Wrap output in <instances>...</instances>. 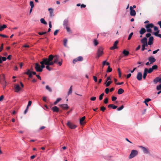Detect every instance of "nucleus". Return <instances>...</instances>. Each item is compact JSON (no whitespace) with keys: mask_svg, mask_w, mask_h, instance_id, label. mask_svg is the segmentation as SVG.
Instances as JSON below:
<instances>
[{"mask_svg":"<svg viewBox=\"0 0 161 161\" xmlns=\"http://www.w3.org/2000/svg\"><path fill=\"white\" fill-rule=\"evenodd\" d=\"M123 53L125 56H127L129 54V52L128 51L124 50L123 52Z\"/></svg>","mask_w":161,"mask_h":161,"instance_id":"obj_29","label":"nucleus"},{"mask_svg":"<svg viewBox=\"0 0 161 161\" xmlns=\"http://www.w3.org/2000/svg\"><path fill=\"white\" fill-rule=\"evenodd\" d=\"M46 89L49 92H51L52 91V89L48 86L47 85L46 86Z\"/></svg>","mask_w":161,"mask_h":161,"instance_id":"obj_36","label":"nucleus"},{"mask_svg":"<svg viewBox=\"0 0 161 161\" xmlns=\"http://www.w3.org/2000/svg\"><path fill=\"white\" fill-rule=\"evenodd\" d=\"M28 108L27 107H26L25 109V111L24 112V114H25L27 113V112L28 111Z\"/></svg>","mask_w":161,"mask_h":161,"instance_id":"obj_64","label":"nucleus"},{"mask_svg":"<svg viewBox=\"0 0 161 161\" xmlns=\"http://www.w3.org/2000/svg\"><path fill=\"white\" fill-rule=\"evenodd\" d=\"M49 61L48 59V58H44L42 59V61L40 62V64H45V65L47 64V63Z\"/></svg>","mask_w":161,"mask_h":161,"instance_id":"obj_12","label":"nucleus"},{"mask_svg":"<svg viewBox=\"0 0 161 161\" xmlns=\"http://www.w3.org/2000/svg\"><path fill=\"white\" fill-rule=\"evenodd\" d=\"M0 36H2V37H4V38L8 37L7 36L5 35H3V34H0Z\"/></svg>","mask_w":161,"mask_h":161,"instance_id":"obj_61","label":"nucleus"},{"mask_svg":"<svg viewBox=\"0 0 161 161\" xmlns=\"http://www.w3.org/2000/svg\"><path fill=\"white\" fill-rule=\"evenodd\" d=\"M104 95V94L103 93H102V94H101L99 97V100H101L103 98V97Z\"/></svg>","mask_w":161,"mask_h":161,"instance_id":"obj_44","label":"nucleus"},{"mask_svg":"<svg viewBox=\"0 0 161 161\" xmlns=\"http://www.w3.org/2000/svg\"><path fill=\"white\" fill-rule=\"evenodd\" d=\"M147 38L146 37H144L143 38H142V39H141V43L142 44H147Z\"/></svg>","mask_w":161,"mask_h":161,"instance_id":"obj_21","label":"nucleus"},{"mask_svg":"<svg viewBox=\"0 0 161 161\" xmlns=\"http://www.w3.org/2000/svg\"><path fill=\"white\" fill-rule=\"evenodd\" d=\"M112 69L111 68H110V66H108L107 72H111L112 71Z\"/></svg>","mask_w":161,"mask_h":161,"instance_id":"obj_45","label":"nucleus"},{"mask_svg":"<svg viewBox=\"0 0 161 161\" xmlns=\"http://www.w3.org/2000/svg\"><path fill=\"white\" fill-rule=\"evenodd\" d=\"M103 53V49L102 47H99L97 50L96 58L98 59Z\"/></svg>","mask_w":161,"mask_h":161,"instance_id":"obj_4","label":"nucleus"},{"mask_svg":"<svg viewBox=\"0 0 161 161\" xmlns=\"http://www.w3.org/2000/svg\"><path fill=\"white\" fill-rule=\"evenodd\" d=\"M94 45L96 46L98 44V42L96 40H95L93 41Z\"/></svg>","mask_w":161,"mask_h":161,"instance_id":"obj_50","label":"nucleus"},{"mask_svg":"<svg viewBox=\"0 0 161 161\" xmlns=\"http://www.w3.org/2000/svg\"><path fill=\"white\" fill-rule=\"evenodd\" d=\"M146 31V29L144 28H142L139 31L140 34L142 35Z\"/></svg>","mask_w":161,"mask_h":161,"instance_id":"obj_25","label":"nucleus"},{"mask_svg":"<svg viewBox=\"0 0 161 161\" xmlns=\"http://www.w3.org/2000/svg\"><path fill=\"white\" fill-rule=\"evenodd\" d=\"M142 73L140 72H138L137 74L136 78L139 80H142Z\"/></svg>","mask_w":161,"mask_h":161,"instance_id":"obj_17","label":"nucleus"},{"mask_svg":"<svg viewBox=\"0 0 161 161\" xmlns=\"http://www.w3.org/2000/svg\"><path fill=\"white\" fill-rule=\"evenodd\" d=\"M68 20L67 19H65L64 20L63 25L64 27H65L66 26H67L68 25Z\"/></svg>","mask_w":161,"mask_h":161,"instance_id":"obj_23","label":"nucleus"},{"mask_svg":"<svg viewBox=\"0 0 161 161\" xmlns=\"http://www.w3.org/2000/svg\"><path fill=\"white\" fill-rule=\"evenodd\" d=\"M58 31H59L58 30H56L54 32V35L56 36L57 35V33Z\"/></svg>","mask_w":161,"mask_h":161,"instance_id":"obj_57","label":"nucleus"},{"mask_svg":"<svg viewBox=\"0 0 161 161\" xmlns=\"http://www.w3.org/2000/svg\"><path fill=\"white\" fill-rule=\"evenodd\" d=\"M156 89L157 90H161V83L159 85L157 86Z\"/></svg>","mask_w":161,"mask_h":161,"instance_id":"obj_46","label":"nucleus"},{"mask_svg":"<svg viewBox=\"0 0 161 161\" xmlns=\"http://www.w3.org/2000/svg\"><path fill=\"white\" fill-rule=\"evenodd\" d=\"M158 81V77H156L153 80V82L155 84H157Z\"/></svg>","mask_w":161,"mask_h":161,"instance_id":"obj_37","label":"nucleus"},{"mask_svg":"<svg viewBox=\"0 0 161 161\" xmlns=\"http://www.w3.org/2000/svg\"><path fill=\"white\" fill-rule=\"evenodd\" d=\"M117 99V97L114 96H112V100L113 101H114Z\"/></svg>","mask_w":161,"mask_h":161,"instance_id":"obj_54","label":"nucleus"},{"mask_svg":"<svg viewBox=\"0 0 161 161\" xmlns=\"http://www.w3.org/2000/svg\"><path fill=\"white\" fill-rule=\"evenodd\" d=\"M45 64L40 65L38 63L35 64V69L37 72H42L43 70V69L45 67Z\"/></svg>","mask_w":161,"mask_h":161,"instance_id":"obj_2","label":"nucleus"},{"mask_svg":"<svg viewBox=\"0 0 161 161\" xmlns=\"http://www.w3.org/2000/svg\"><path fill=\"white\" fill-rule=\"evenodd\" d=\"M83 60V58L82 56H79L77 58H75L73 61V63L74 64L76 63V62L79 61H81Z\"/></svg>","mask_w":161,"mask_h":161,"instance_id":"obj_9","label":"nucleus"},{"mask_svg":"<svg viewBox=\"0 0 161 161\" xmlns=\"http://www.w3.org/2000/svg\"><path fill=\"white\" fill-rule=\"evenodd\" d=\"M133 35V33L132 32H131L129 35L128 37V40H129L131 38L132 35Z\"/></svg>","mask_w":161,"mask_h":161,"instance_id":"obj_42","label":"nucleus"},{"mask_svg":"<svg viewBox=\"0 0 161 161\" xmlns=\"http://www.w3.org/2000/svg\"><path fill=\"white\" fill-rule=\"evenodd\" d=\"M3 49V44H2L0 48V52H1Z\"/></svg>","mask_w":161,"mask_h":161,"instance_id":"obj_58","label":"nucleus"},{"mask_svg":"<svg viewBox=\"0 0 161 161\" xmlns=\"http://www.w3.org/2000/svg\"><path fill=\"white\" fill-rule=\"evenodd\" d=\"M61 100V98H57V99L56 100L54 103V105L56 104Z\"/></svg>","mask_w":161,"mask_h":161,"instance_id":"obj_40","label":"nucleus"},{"mask_svg":"<svg viewBox=\"0 0 161 161\" xmlns=\"http://www.w3.org/2000/svg\"><path fill=\"white\" fill-rule=\"evenodd\" d=\"M7 27V26L5 25H3L2 26L0 27V31H1L4 30V29Z\"/></svg>","mask_w":161,"mask_h":161,"instance_id":"obj_34","label":"nucleus"},{"mask_svg":"<svg viewBox=\"0 0 161 161\" xmlns=\"http://www.w3.org/2000/svg\"><path fill=\"white\" fill-rule=\"evenodd\" d=\"M148 59L150 62V64H152L156 61V59L153 56L149 57Z\"/></svg>","mask_w":161,"mask_h":161,"instance_id":"obj_15","label":"nucleus"},{"mask_svg":"<svg viewBox=\"0 0 161 161\" xmlns=\"http://www.w3.org/2000/svg\"><path fill=\"white\" fill-rule=\"evenodd\" d=\"M108 108L111 107L113 109H115L117 108V106L115 105L114 104H109V105H108Z\"/></svg>","mask_w":161,"mask_h":161,"instance_id":"obj_26","label":"nucleus"},{"mask_svg":"<svg viewBox=\"0 0 161 161\" xmlns=\"http://www.w3.org/2000/svg\"><path fill=\"white\" fill-rule=\"evenodd\" d=\"M96 97H92L90 98V100L92 101H94L96 99Z\"/></svg>","mask_w":161,"mask_h":161,"instance_id":"obj_62","label":"nucleus"},{"mask_svg":"<svg viewBox=\"0 0 161 161\" xmlns=\"http://www.w3.org/2000/svg\"><path fill=\"white\" fill-rule=\"evenodd\" d=\"M1 58L2 59V62L3 61H5L6 59V58L5 57H1Z\"/></svg>","mask_w":161,"mask_h":161,"instance_id":"obj_63","label":"nucleus"},{"mask_svg":"<svg viewBox=\"0 0 161 161\" xmlns=\"http://www.w3.org/2000/svg\"><path fill=\"white\" fill-rule=\"evenodd\" d=\"M40 21L41 23L45 25H46L47 24V22L45 21V19L43 18H42L40 19Z\"/></svg>","mask_w":161,"mask_h":161,"instance_id":"obj_31","label":"nucleus"},{"mask_svg":"<svg viewBox=\"0 0 161 161\" xmlns=\"http://www.w3.org/2000/svg\"><path fill=\"white\" fill-rule=\"evenodd\" d=\"M159 31H157L155 32L154 33V35L156 36H158V33L159 32Z\"/></svg>","mask_w":161,"mask_h":161,"instance_id":"obj_55","label":"nucleus"},{"mask_svg":"<svg viewBox=\"0 0 161 161\" xmlns=\"http://www.w3.org/2000/svg\"><path fill=\"white\" fill-rule=\"evenodd\" d=\"M124 108V106L123 105H122L121 106H120V107L117 108V110L118 111H120V110H122Z\"/></svg>","mask_w":161,"mask_h":161,"instance_id":"obj_43","label":"nucleus"},{"mask_svg":"<svg viewBox=\"0 0 161 161\" xmlns=\"http://www.w3.org/2000/svg\"><path fill=\"white\" fill-rule=\"evenodd\" d=\"M140 147L142 149L144 153L145 154H148L149 153V152L148 148H146L142 146H140Z\"/></svg>","mask_w":161,"mask_h":161,"instance_id":"obj_10","label":"nucleus"},{"mask_svg":"<svg viewBox=\"0 0 161 161\" xmlns=\"http://www.w3.org/2000/svg\"><path fill=\"white\" fill-rule=\"evenodd\" d=\"M138 154V152L137 150H132L131 151V152L129 155V158L131 159L136 156Z\"/></svg>","mask_w":161,"mask_h":161,"instance_id":"obj_7","label":"nucleus"},{"mask_svg":"<svg viewBox=\"0 0 161 161\" xmlns=\"http://www.w3.org/2000/svg\"><path fill=\"white\" fill-rule=\"evenodd\" d=\"M72 92V86H71L69 90V91L68 92V95L71 94Z\"/></svg>","mask_w":161,"mask_h":161,"instance_id":"obj_33","label":"nucleus"},{"mask_svg":"<svg viewBox=\"0 0 161 161\" xmlns=\"http://www.w3.org/2000/svg\"><path fill=\"white\" fill-rule=\"evenodd\" d=\"M158 67L157 65H153L152 67V68L153 70H156L158 69Z\"/></svg>","mask_w":161,"mask_h":161,"instance_id":"obj_41","label":"nucleus"},{"mask_svg":"<svg viewBox=\"0 0 161 161\" xmlns=\"http://www.w3.org/2000/svg\"><path fill=\"white\" fill-rule=\"evenodd\" d=\"M32 69H27V72L24 73L25 74L27 75H28L29 77L30 78H31L33 77V75H36V72L35 71H32Z\"/></svg>","mask_w":161,"mask_h":161,"instance_id":"obj_3","label":"nucleus"},{"mask_svg":"<svg viewBox=\"0 0 161 161\" xmlns=\"http://www.w3.org/2000/svg\"><path fill=\"white\" fill-rule=\"evenodd\" d=\"M104 103L107 104L108 102V99L107 98H105L104 100Z\"/></svg>","mask_w":161,"mask_h":161,"instance_id":"obj_48","label":"nucleus"},{"mask_svg":"<svg viewBox=\"0 0 161 161\" xmlns=\"http://www.w3.org/2000/svg\"><path fill=\"white\" fill-rule=\"evenodd\" d=\"M151 100V99L149 98H146L145 99V100L143 102V103H145L146 105L148 106V104L147 103L149 102V101H150Z\"/></svg>","mask_w":161,"mask_h":161,"instance_id":"obj_30","label":"nucleus"},{"mask_svg":"<svg viewBox=\"0 0 161 161\" xmlns=\"http://www.w3.org/2000/svg\"><path fill=\"white\" fill-rule=\"evenodd\" d=\"M85 119V117L83 116L80 119V123L81 125H82L85 123L84 120Z\"/></svg>","mask_w":161,"mask_h":161,"instance_id":"obj_22","label":"nucleus"},{"mask_svg":"<svg viewBox=\"0 0 161 161\" xmlns=\"http://www.w3.org/2000/svg\"><path fill=\"white\" fill-rule=\"evenodd\" d=\"M109 89L107 88L105 89V92L106 94H108L109 92Z\"/></svg>","mask_w":161,"mask_h":161,"instance_id":"obj_53","label":"nucleus"},{"mask_svg":"<svg viewBox=\"0 0 161 161\" xmlns=\"http://www.w3.org/2000/svg\"><path fill=\"white\" fill-rule=\"evenodd\" d=\"M159 50V49H158L154 51L153 52V54H155Z\"/></svg>","mask_w":161,"mask_h":161,"instance_id":"obj_59","label":"nucleus"},{"mask_svg":"<svg viewBox=\"0 0 161 161\" xmlns=\"http://www.w3.org/2000/svg\"><path fill=\"white\" fill-rule=\"evenodd\" d=\"M30 5L31 6V8H33L34 7V3L32 1L30 2Z\"/></svg>","mask_w":161,"mask_h":161,"instance_id":"obj_47","label":"nucleus"},{"mask_svg":"<svg viewBox=\"0 0 161 161\" xmlns=\"http://www.w3.org/2000/svg\"><path fill=\"white\" fill-rule=\"evenodd\" d=\"M1 79L2 81L0 82L3 86V89H4L6 86V81L5 80V76L4 74H2L1 76Z\"/></svg>","mask_w":161,"mask_h":161,"instance_id":"obj_5","label":"nucleus"},{"mask_svg":"<svg viewBox=\"0 0 161 161\" xmlns=\"http://www.w3.org/2000/svg\"><path fill=\"white\" fill-rule=\"evenodd\" d=\"M49 61L53 63V65L55 63H57L58 60V55L53 56L51 54L48 57Z\"/></svg>","mask_w":161,"mask_h":161,"instance_id":"obj_1","label":"nucleus"},{"mask_svg":"<svg viewBox=\"0 0 161 161\" xmlns=\"http://www.w3.org/2000/svg\"><path fill=\"white\" fill-rule=\"evenodd\" d=\"M153 25L152 23H150L146 25L145 27L146 28V31L148 32L151 33L152 32V30L151 28L153 27Z\"/></svg>","mask_w":161,"mask_h":161,"instance_id":"obj_6","label":"nucleus"},{"mask_svg":"<svg viewBox=\"0 0 161 161\" xmlns=\"http://www.w3.org/2000/svg\"><path fill=\"white\" fill-rule=\"evenodd\" d=\"M118 43V41H116L114 44L113 46L110 47V49L111 50H113L116 49H117L118 48V47H117V46Z\"/></svg>","mask_w":161,"mask_h":161,"instance_id":"obj_14","label":"nucleus"},{"mask_svg":"<svg viewBox=\"0 0 161 161\" xmlns=\"http://www.w3.org/2000/svg\"><path fill=\"white\" fill-rule=\"evenodd\" d=\"M52 110L53 112H58L59 111V109L56 106L53 107L52 108Z\"/></svg>","mask_w":161,"mask_h":161,"instance_id":"obj_24","label":"nucleus"},{"mask_svg":"<svg viewBox=\"0 0 161 161\" xmlns=\"http://www.w3.org/2000/svg\"><path fill=\"white\" fill-rule=\"evenodd\" d=\"M67 39L65 38L64 39L63 41V44L64 46L66 47L67 45Z\"/></svg>","mask_w":161,"mask_h":161,"instance_id":"obj_38","label":"nucleus"},{"mask_svg":"<svg viewBox=\"0 0 161 161\" xmlns=\"http://www.w3.org/2000/svg\"><path fill=\"white\" fill-rule=\"evenodd\" d=\"M130 15L132 16H135L136 15V12L133 8L132 6H130Z\"/></svg>","mask_w":161,"mask_h":161,"instance_id":"obj_11","label":"nucleus"},{"mask_svg":"<svg viewBox=\"0 0 161 161\" xmlns=\"http://www.w3.org/2000/svg\"><path fill=\"white\" fill-rule=\"evenodd\" d=\"M46 33H47L46 32H39L38 33V34L40 35H42L46 34Z\"/></svg>","mask_w":161,"mask_h":161,"instance_id":"obj_52","label":"nucleus"},{"mask_svg":"<svg viewBox=\"0 0 161 161\" xmlns=\"http://www.w3.org/2000/svg\"><path fill=\"white\" fill-rule=\"evenodd\" d=\"M144 69H146V71L147 73H150L153 71L152 68H150L149 69L147 68H145Z\"/></svg>","mask_w":161,"mask_h":161,"instance_id":"obj_28","label":"nucleus"},{"mask_svg":"<svg viewBox=\"0 0 161 161\" xmlns=\"http://www.w3.org/2000/svg\"><path fill=\"white\" fill-rule=\"evenodd\" d=\"M105 107L104 106H102L100 108L101 110L103 112H104L105 110Z\"/></svg>","mask_w":161,"mask_h":161,"instance_id":"obj_51","label":"nucleus"},{"mask_svg":"<svg viewBox=\"0 0 161 161\" xmlns=\"http://www.w3.org/2000/svg\"><path fill=\"white\" fill-rule=\"evenodd\" d=\"M48 11H49L50 16L51 17H52L54 15L53 13V10L52 8H50L48 9Z\"/></svg>","mask_w":161,"mask_h":161,"instance_id":"obj_18","label":"nucleus"},{"mask_svg":"<svg viewBox=\"0 0 161 161\" xmlns=\"http://www.w3.org/2000/svg\"><path fill=\"white\" fill-rule=\"evenodd\" d=\"M153 36H151L149 38V41L148 42V44L151 45L153 43Z\"/></svg>","mask_w":161,"mask_h":161,"instance_id":"obj_19","label":"nucleus"},{"mask_svg":"<svg viewBox=\"0 0 161 161\" xmlns=\"http://www.w3.org/2000/svg\"><path fill=\"white\" fill-rule=\"evenodd\" d=\"M65 27L66 28V31H67V32H69L70 31V29L69 27H68V26H66Z\"/></svg>","mask_w":161,"mask_h":161,"instance_id":"obj_56","label":"nucleus"},{"mask_svg":"<svg viewBox=\"0 0 161 161\" xmlns=\"http://www.w3.org/2000/svg\"><path fill=\"white\" fill-rule=\"evenodd\" d=\"M147 44H142V48L141 49V50L142 51H144L145 49H147V48H145V47H147Z\"/></svg>","mask_w":161,"mask_h":161,"instance_id":"obj_32","label":"nucleus"},{"mask_svg":"<svg viewBox=\"0 0 161 161\" xmlns=\"http://www.w3.org/2000/svg\"><path fill=\"white\" fill-rule=\"evenodd\" d=\"M67 125L71 129H74L77 127L76 125L71 124L69 121L68 122Z\"/></svg>","mask_w":161,"mask_h":161,"instance_id":"obj_13","label":"nucleus"},{"mask_svg":"<svg viewBox=\"0 0 161 161\" xmlns=\"http://www.w3.org/2000/svg\"><path fill=\"white\" fill-rule=\"evenodd\" d=\"M151 36V34L150 33H147L146 35V36L147 37H151L150 36Z\"/></svg>","mask_w":161,"mask_h":161,"instance_id":"obj_60","label":"nucleus"},{"mask_svg":"<svg viewBox=\"0 0 161 161\" xmlns=\"http://www.w3.org/2000/svg\"><path fill=\"white\" fill-rule=\"evenodd\" d=\"M59 106L64 109H67L69 108V107L67 104H59Z\"/></svg>","mask_w":161,"mask_h":161,"instance_id":"obj_16","label":"nucleus"},{"mask_svg":"<svg viewBox=\"0 0 161 161\" xmlns=\"http://www.w3.org/2000/svg\"><path fill=\"white\" fill-rule=\"evenodd\" d=\"M124 92V90L122 88H119L118 90L117 93L119 95H120L123 93Z\"/></svg>","mask_w":161,"mask_h":161,"instance_id":"obj_27","label":"nucleus"},{"mask_svg":"<svg viewBox=\"0 0 161 161\" xmlns=\"http://www.w3.org/2000/svg\"><path fill=\"white\" fill-rule=\"evenodd\" d=\"M31 103H32L31 101L30 100L28 102V104L27 105V107L29 108L31 105Z\"/></svg>","mask_w":161,"mask_h":161,"instance_id":"obj_49","label":"nucleus"},{"mask_svg":"<svg viewBox=\"0 0 161 161\" xmlns=\"http://www.w3.org/2000/svg\"><path fill=\"white\" fill-rule=\"evenodd\" d=\"M147 73L146 71V69H144V73H143V77L144 79H146V77L147 75Z\"/></svg>","mask_w":161,"mask_h":161,"instance_id":"obj_35","label":"nucleus"},{"mask_svg":"<svg viewBox=\"0 0 161 161\" xmlns=\"http://www.w3.org/2000/svg\"><path fill=\"white\" fill-rule=\"evenodd\" d=\"M47 64L45 65H46V68L47 70L50 71L53 69V68L50 67V66L53 65V63L48 61L47 63Z\"/></svg>","mask_w":161,"mask_h":161,"instance_id":"obj_8","label":"nucleus"},{"mask_svg":"<svg viewBox=\"0 0 161 161\" xmlns=\"http://www.w3.org/2000/svg\"><path fill=\"white\" fill-rule=\"evenodd\" d=\"M15 89V92H18L20 90V88L19 85L15 84L14 85Z\"/></svg>","mask_w":161,"mask_h":161,"instance_id":"obj_20","label":"nucleus"},{"mask_svg":"<svg viewBox=\"0 0 161 161\" xmlns=\"http://www.w3.org/2000/svg\"><path fill=\"white\" fill-rule=\"evenodd\" d=\"M112 83V81H111V80H109L108 81H107V82H105V84H106V87L108 86Z\"/></svg>","mask_w":161,"mask_h":161,"instance_id":"obj_39","label":"nucleus"}]
</instances>
